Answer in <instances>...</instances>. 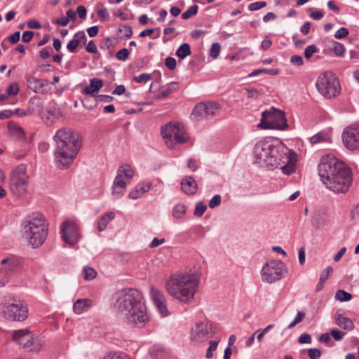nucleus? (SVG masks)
I'll return each mask as SVG.
<instances>
[{
	"label": "nucleus",
	"mask_w": 359,
	"mask_h": 359,
	"mask_svg": "<svg viewBox=\"0 0 359 359\" xmlns=\"http://www.w3.org/2000/svg\"><path fill=\"white\" fill-rule=\"evenodd\" d=\"M112 306L117 316L126 325L141 328L150 320V315L142 294L133 288H125L113 295Z\"/></svg>",
	"instance_id": "f257e3e1"
},
{
	"label": "nucleus",
	"mask_w": 359,
	"mask_h": 359,
	"mask_svg": "<svg viewBox=\"0 0 359 359\" xmlns=\"http://www.w3.org/2000/svg\"><path fill=\"white\" fill-rule=\"evenodd\" d=\"M294 153L284 144L271 139L258 142L254 148L255 162L269 169L280 168L285 175L296 170Z\"/></svg>",
	"instance_id": "f03ea898"
},
{
	"label": "nucleus",
	"mask_w": 359,
	"mask_h": 359,
	"mask_svg": "<svg viewBox=\"0 0 359 359\" xmlns=\"http://www.w3.org/2000/svg\"><path fill=\"white\" fill-rule=\"evenodd\" d=\"M318 174L326 188L334 194H346L353 183L351 168L333 155L323 156L318 164Z\"/></svg>",
	"instance_id": "7ed1b4c3"
},
{
	"label": "nucleus",
	"mask_w": 359,
	"mask_h": 359,
	"mask_svg": "<svg viewBox=\"0 0 359 359\" xmlns=\"http://www.w3.org/2000/svg\"><path fill=\"white\" fill-rule=\"evenodd\" d=\"M200 274L191 269L172 273L165 282L170 296L183 304L192 303L199 290Z\"/></svg>",
	"instance_id": "20e7f679"
},
{
	"label": "nucleus",
	"mask_w": 359,
	"mask_h": 359,
	"mask_svg": "<svg viewBox=\"0 0 359 359\" xmlns=\"http://www.w3.org/2000/svg\"><path fill=\"white\" fill-rule=\"evenodd\" d=\"M56 144L55 162L60 169L68 168L74 161L81 146L79 135L71 128L59 129L53 137Z\"/></svg>",
	"instance_id": "39448f33"
},
{
	"label": "nucleus",
	"mask_w": 359,
	"mask_h": 359,
	"mask_svg": "<svg viewBox=\"0 0 359 359\" xmlns=\"http://www.w3.org/2000/svg\"><path fill=\"white\" fill-rule=\"evenodd\" d=\"M22 233L34 248L40 247L48 234V224L46 217L39 212L27 217L22 223Z\"/></svg>",
	"instance_id": "423d86ee"
},
{
	"label": "nucleus",
	"mask_w": 359,
	"mask_h": 359,
	"mask_svg": "<svg viewBox=\"0 0 359 359\" xmlns=\"http://www.w3.org/2000/svg\"><path fill=\"white\" fill-rule=\"evenodd\" d=\"M1 313L8 320L22 322L28 318L29 309L24 301L12 297L1 304Z\"/></svg>",
	"instance_id": "0eeeda50"
},
{
	"label": "nucleus",
	"mask_w": 359,
	"mask_h": 359,
	"mask_svg": "<svg viewBox=\"0 0 359 359\" xmlns=\"http://www.w3.org/2000/svg\"><path fill=\"white\" fill-rule=\"evenodd\" d=\"M161 134L166 146L172 149L187 142L189 138L185 128L178 123H169L161 128Z\"/></svg>",
	"instance_id": "6e6552de"
},
{
	"label": "nucleus",
	"mask_w": 359,
	"mask_h": 359,
	"mask_svg": "<svg viewBox=\"0 0 359 359\" xmlns=\"http://www.w3.org/2000/svg\"><path fill=\"white\" fill-rule=\"evenodd\" d=\"M287 271L285 264L278 259H270L264 264L260 271L264 283L272 284L282 279Z\"/></svg>",
	"instance_id": "1a4fd4ad"
},
{
	"label": "nucleus",
	"mask_w": 359,
	"mask_h": 359,
	"mask_svg": "<svg viewBox=\"0 0 359 359\" xmlns=\"http://www.w3.org/2000/svg\"><path fill=\"white\" fill-rule=\"evenodd\" d=\"M258 127L262 129L285 130L288 127L285 114L280 109L271 108L262 113Z\"/></svg>",
	"instance_id": "9d476101"
},
{
	"label": "nucleus",
	"mask_w": 359,
	"mask_h": 359,
	"mask_svg": "<svg viewBox=\"0 0 359 359\" xmlns=\"http://www.w3.org/2000/svg\"><path fill=\"white\" fill-rule=\"evenodd\" d=\"M215 334L212 324L208 321H197L193 324L189 331V340L194 346L204 344Z\"/></svg>",
	"instance_id": "9b49d317"
},
{
	"label": "nucleus",
	"mask_w": 359,
	"mask_h": 359,
	"mask_svg": "<svg viewBox=\"0 0 359 359\" xmlns=\"http://www.w3.org/2000/svg\"><path fill=\"white\" fill-rule=\"evenodd\" d=\"M316 86L319 93L326 98L334 97L340 93L339 82L330 72L320 75Z\"/></svg>",
	"instance_id": "f8f14e48"
},
{
	"label": "nucleus",
	"mask_w": 359,
	"mask_h": 359,
	"mask_svg": "<svg viewBox=\"0 0 359 359\" xmlns=\"http://www.w3.org/2000/svg\"><path fill=\"white\" fill-rule=\"evenodd\" d=\"M28 176L26 168L20 165L13 170L10 176L9 188L11 192L17 197L25 195L27 191Z\"/></svg>",
	"instance_id": "ddd939ff"
},
{
	"label": "nucleus",
	"mask_w": 359,
	"mask_h": 359,
	"mask_svg": "<svg viewBox=\"0 0 359 359\" xmlns=\"http://www.w3.org/2000/svg\"><path fill=\"white\" fill-rule=\"evenodd\" d=\"M219 109L220 105L217 102H201L194 107L191 118L194 121H199L217 115Z\"/></svg>",
	"instance_id": "4468645a"
},
{
	"label": "nucleus",
	"mask_w": 359,
	"mask_h": 359,
	"mask_svg": "<svg viewBox=\"0 0 359 359\" xmlns=\"http://www.w3.org/2000/svg\"><path fill=\"white\" fill-rule=\"evenodd\" d=\"M60 233L63 241L71 246L75 245L80 238L78 225L74 220L63 222Z\"/></svg>",
	"instance_id": "2eb2a0df"
},
{
	"label": "nucleus",
	"mask_w": 359,
	"mask_h": 359,
	"mask_svg": "<svg viewBox=\"0 0 359 359\" xmlns=\"http://www.w3.org/2000/svg\"><path fill=\"white\" fill-rule=\"evenodd\" d=\"M342 140L348 150L359 149V125L346 127L342 133Z\"/></svg>",
	"instance_id": "dca6fc26"
},
{
	"label": "nucleus",
	"mask_w": 359,
	"mask_h": 359,
	"mask_svg": "<svg viewBox=\"0 0 359 359\" xmlns=\"http://www.w3.org/2000/svg\"><path fill=\"white\" fill-rule=\"evenodd\" d=\"M150 295L160 315L162 317L168 316L169 311L167 307L166 299L163 293L155 287H151L150 290Z\"/></svg>",
	"instance_id": "f3484780"
},
{
	"label": "nucleus",
	"mask_w": 359,
	"mask_h": 359,
	"mask_svg": "<svg viewBox=\"0 0 359 359\" xmlns=\"http://www.w3.org/2000/svg\"><path fill=\"white\" fill-rule=\"evenodd\" d=\"M1 265V272L8 275L18 271L21 267V262L18 257L11 255L3 259Z\"/></svg>",
	"instance_id": "a211bd4d"
},
{
	"label": "nucleus",
	"mask_w": 359,
	"mask_h": 359,
	"mask_svg": "<svg viewBox=\"0 0 359 359\" xmlns=\"http://www.w3.org/2000/svg\"><path fill=\"white\" fill-rule=\"evenodd\" d=\"M93 305V301L88 298L79 299L73 305V311L77 315L87 312Z\"/></svg>",
	"instance_id": "6ab92c4d"
},
{
	"label": "nucleus",
	"mask_w": 359,
	"mask_h": 359,
	"mask_svg": "<svg viewBox=\"0 0 359 359\" xmlns=\"http://www.w3.org/2000/svg\"><path fill=\"white\" fill-rule=\"evenodd\" d=\"M151 186L150 182H141L139 183L135 187L130 191L128 197L131 199L135 200L142 197L145 193L149 191Z\"/></svg>",
	"instance_id": "aec40b11"
},
{
	"label": "nucleus",
	"mask_w": 359,
	"mask_h": 359,
	"mask_svg": "<svg viewBox=\"0 0 359 359\" xmlns=\"http://www.w3.org/2000/svg\"><path fill=\"white\" fill-rule=\"evenodd\" d=\"M182 191L188 195H194L198 189V184L194 177L189 176L184 177L181 182Z\"/></svg>",
	"instance_id": "412c9836"
},
{
	"label": "nucleus",
	"mask_w": 359,
	"mask_h": 359,
	"mask_svg": "<svg viewBox=\"0 0 359 359\" xmlns=\"http://www.w3.org/2000/svg\"><path fill=\"white\" fill-rule=\"evenodd\" d=\"M86 36L83 31H79L76 32L73 39L70 40L67 45V48L70 53H76V48L80 43H86Z\"/></svg>",
	"instance_id": "4be33fe9"
},
{
	"label": "nucleus",
	"mask_w": 359,
	"mask_h": 359,
	"mask_svg": "<svg viewBox=\"0 0 359 359\" xmlns=\"http://www.w3.org/2000/svg\"><path fill=\"white\" fill-rule=\"evenodd\" d=\"M128 184L127 182L121 179L120 175H116L112 186V194L118 197L123 195Z\"/></svg>",
	"instance_id": "5701e85b"
},
{
	"label": "nucleus",
	"mask_w": 359,
	"mask_h": 359,
	"mask_svg": "<svg viewBox=\"0 0 359 359\" xmlns=\"http://www.w3.org/2000/svg\"><path fill=\"white\" fill-rule=\"evenodd\" d=\"M31 337L29 330L22 329L15 330L13 334V339L17 342L19 345L23 348L25 346L26 341H27Z\"/></svg>",
	"instance_id": "b1692460"
},
{
	"label": "nucleus",
	"mask_w": 359,
	"mask_h": 359,
	"mask_svg": "<svg viewBox=\"0 0 359 359\" xmlns=\"http://www.w3.org/2000/svg\"><path fill=\"white\" fill-rule=\"evenodd\" d=\"M44 344L45 341L41 338L31 335L29 340L26 341L24 348L32 351H39Z\"/></svg>",
	"instance_id": "393cba45"
},
{
	"label": "nucleus",
	"mask_w": 359,
	"mask_h": 359,
	"mask_svg": "<svg viewBox=\"0 0 359 359\" xmlns=\"http://www.w3.org/2000/svg\"><path fill=\"white\" fill-rule=\"evenodd\" d=\"M134 174L135 172L133 169L130 165L127 164L121 165L117 170V175H120L121 179L124 180L128 184H130L134 176Z\"/></svg>",
	"instance_id": "a878e982"
},
{
	"label": "nucleus",
	"mask_w": 359,
	"mask_h": 359,
	"mask_svg": "<svg viewBox=\"0 0 359 359\" xmlns=\"http://www.w3.org/2000/svg\"><path fill=\"white\" fill-rule=\"evenodd\" d=\"M28 88L35 93H41L43 88L46 85V81L29 76L27 79Z\"/></svg>",
	"instance_id": "bb28decb"
},
{
	"label": "nucleus",
	"mask_w": 359,
	"mask_h": 359,
	"mask_svg": "<svg viewBox=\"0 0 359 359\" xmlns=\"http://www.w3.org/2000/svg\"><path fill=\"white\" fill-rule=\"evenodd\" d=\"M103 86L102 81L94 78L90 81V84L87 86L83 90V93L86 95H93L97 92Z\"/></svg>",
	"instance_id": "cd10ccee"
},
{
	"label": "nucleus",
	"mask_w": 359,
	"mask_h": 359,
	"mask_svg": "<svg viewBox=\"0 0 359 359\" xmlns=\"http://www.w3.org/2000/svg\"><path fill=\"white\" fill-rule=\"evenodd\" d=\"M115 215L113 212H109L97 221V229L99 231H103L107 226L108 224L114 219Z\"/></svg>",
	"instance_id": "c85d7f7f"
},
{
	"label": "nucleus",
	"mask_w": 359,
	"mask_h": 359,
	"mask_svg": "<svg viewBox=\"0 0 359 359\" xmlns=\"http://www.w3.org/2000/svg\"><path fill=\"white\" fill-rule=\"evenodd\" d=\"M336 316V324L339 327L347 330H351L353 328V323L350 318L344 317L338 313H337Z\"/></svg>",
	"instance_id": "c756f323"
},
{
	"label": "nucleus",
	"mask_w": 359,
	"mask_h": 359,
	"mask_svg": "<svg viewBox=\"0 0 359 359\" xmlns=\"http://www.w3.org/2000/svg\"><path fill=\"white\" fill-rule=\"evenodd\" d=\"M331 141V135L327 132H319L310 138V142L316 144L321 142H330Z\"/></svg>",
	"instance_id": "7c9ffc66"
},
{
	"label": "nucleus",
	"mask_w": 359,
	"mask_h": 359,
	"mask_svg": "<svg viewBox=\"0 0 359 359\" xmlns=\"http://www.w3.org/2000/svg\"><path fill=\"white\" fill-rule=\"evenodd\" d=\"M191 52L189 44L184 43L177 48L176 51V55L181 59H184L191 55Z\"/></svg>",
	"instance_id": "2f4dec72"
},
{
	"label": "nucleus",
	"mask_w": 359,
	"mask_h": 359,
	"mask_svg": "<svg viewBox=\"0 0 359 359\" xmlns=\"http://www.w3.org/2000/svg\"><path fill=\"white\" fill-rule=\"evenodd\" d=\"M186 213V206L182 203L176 204L172 208V216L175 218H182Z\"/></svg>",
	"instance_id": "473e14b6"
},
{
	"label": "nucleus",
	"mask_w": 359,
	"mask_h": 359,
	"mask_svg": "<svg viewBox=\"0 0 359 359\" xmlns=\"http://www.w3.org/2000/svg\"><path fill=\"white\" fill-rule=\"evenodd\" d=\"M9 132L15 135L18 137L21 138L24 136L23 129L18 124L13 122H10L8 124Z\"/></svg>",
	"instance_id": "72a5a7b5"
},
{
	"label": "nucleus",
	"mask_w": 359,
	"mask_h": 359,
	"mask_svg": "<svg viewBox=\"0 0 359 359\" xmlns=\"http://www.w3.org/2000/svg\"><path fill=\"white\" fill-rule=\"evenodd\" d=\"M262 73L271 74V75H276L278 74V70L277 69H257V70L252 72L249 74V76H250V77L255 76Z\"/></svg>",
	"instance_id": "f704fd0d"
},
{
	"label": "nucleus",
	"mask_w": 359,
	"mask_h": 359,
	"mask_svg": "<svg viewBox=\"0 0 359 359\" xmlns=\"http://www.w3.org/2000/svg\"><path fill=\"white\" fill-rule=\"evenodd\" d=\"M335 298L340 302H346L351 299L352 295L344 290H339L335 294Z\"/></svg>",
	"instance_id": "c9c22d12"
},
{
	"label": "nucleus",
	"mask_w": 359,
	"mask_h": 359,
	"mask_svg": "<svg viewBox=\"0 0 359 359\" xmlns=\"http://www.w3.org/2000/svg\"><path fill=\"white\" fill-rule=\"evenodd\" d=\"M83 277L86 280H93L97 276L96 271L94 269L88 266H86L83 268Z\"/></svg>",
	"instance_id": "e433bc0d"
},
{
	"label": "nucleus",
	"mask_w": 359,
	"mask_h": 359,
	"mask_svg": "<svg viewBox=\"0 0 359 359\" xmlns=\"http://www.w3.org/2000/svg\"><path fill=\"white\" fill-rule=\"evenodd\" d=\"M198 10V6L197 5H193L190 6L185 12H184L182 15L183 19L187 20L191 18V16L195 15Z\"/></svg>",
	"instance_id": "4c0bfd02"
},
{
	"label": "nucleus",
	"mask_w": 359,
	"mask_h": 359,
	"mask_svg": "<svg viewBox=\"0 0 359 359\" xmlns=\"http://www.w3.org/2000/svg\"><path fill=\"white\" fill-rule=\"evenodd\" d=\"M210 346L207 349L205 357L208 359L213 357V351H215L217 348L219 341H210Z\"/></svg>",
	"instance_id": "58836bf2"
},
{
	"label": "nucleus",
	"mask_w": 359,
	"mask_h": 359,
	"mask_svg": "<svg viewBox=\"0 0 359 359\" xmlns=\"http://www.w3.org/2000/svg\"><path fill=\"white\" fill-rule=\"evenodd\" d=\"M207 210V205L203 202H198L196 205V208L194 210V215L197 217H201L205 210Z\"/></svg>",
	"instance_id": "ea45409f"
},
{
	"label": "nucleus",
	"mask_w": 359,
	"mask_h": 359,
	"mask_svg": "<svg viewBox=\"0 0 359 359\" xmlns=\"http://www.w3.org/2000/svg\"><path fill=\"white\" fill-rule=\"evenodd\" d=\"M175 86L174 83H171L169 86L165 88L162 90L157 95V99H161L164 97H168L171 93L172 92V87Z\"/></svg>",
	"instance_id": "a19ab883"
},
{
	"label": "nucleus",
	"mask_w": 359,
	"mask_h": 359,
	"mask_svg": "<svg viewBox=\"0 0 359 359\" xmlns=\"http://www.w3.org/2000/svg\"><path fill=\"white\" fill-rule=\"evenodd\" d=\"M221 46L218 43H214L212 44L210 50V56L213 59H216L220 53Z\"/></svg>",
	"instance_id": "79ce46f5"
},
{
	"label": "nucleus",
	"mask_w": 359,
	"mask_h": 359,
	"mask_svg": "<svg viewBox=\"0 0 359 359\" xmlns=\"http://www.w3.org/2000/svg\"><path fill=\"white\" fill-rule=\"evenodd\" d=\"M151 76L149 74L142 73L138 76H135L133 77V79L140 83H146L149 80H151Z\"/></svg>",
	"instance_id": "37998d69"
},
{
	"label": "nucleus",
	"mask_w": 359,
	"mask_h": 359,
	"mask_svg": "<svg viewBox=\"0 0 359 359\" xmlns=\"http://www.w3.org/2000/svg\"><path fill=\"white\" fill-rule=\"evenodd\" d=\"M20 88L18 83H13L8 86L7 88V93L9 96H15L17 95L19 93Z\"/></svg>",
	"instance_id": "c03bdc74"
},
{
	"label": "nucleus",
	"mask_w": 359,
	"mask_h": 359,
	"mask_svg": "<svg viewBox=\"0 0 359 359\" xmlns=\"http://www.w3.org/2000/svg\"><path fill=\"white\" fill-rule=\"evenodd\" d=\"M266 6V3L265 1H256L250 4L248 6V9L251 11H258L262 8H264Z\"/></svg>",
	"instance_id": "a18cd8bd"
},
{
	"label": "nucleus",
	"mask_w": 359,
	"mask_h": 359,
	"mask_svg": "<svg viewBox=\"0 0 359 359\" xmlns=\"http://www.w3.org/2000/svg\"><path fill=\"white\" fill-rule=\"evenodd\" d=\"M129 56V51L127 48H122L116 53V58L120 61H126Z\"/></svg>",
	"instance_id": "49530a36"
},
{
	"label": "nucleus",
	"mask_w": 359,
	"mask_h": 359,
	"mask_svg": "<svg viewBox=\"0 0 359 359\" xmlns=\"http://www.w3.org/2000/svg\"><path fill=\"white\" fill-rule=\"evenodd\" d=\"M334 52L337 56H342L345 52L344 46L339 42H334Z\"/></svg>",
	"instance_id": "de8ad7c7"
},
{
	"label": "nucleus",
	"mask_w": 359,
	"mask_h": 359,
	"mask_svg": "<svg viewBox=\"0 0 359 359\" xmlns=\"http://www.w3.org/2000/svg\"><path fill=\"white\" fill-rule=\"evenodd\" d=\"M103 359H129L128 356L122 353L114 352L110 353L107 356H105Z\"/></svg>",
	"instance_id": "09e8293b"
},
{
	"label": "nucleus",
	"mask_w": 359,
	"mask_h": 359,
	"mask_svg": "<svg viewBox=\"0 0 359 359\" xmlns=\"http://www.w3.org/2000/svg\"><path fill=\"white\" fill-rule=\"evenodd\" d=\"M349 34V31L346 27H341L334 34V37L338 39L346 37Z\"/></svg>",
	"instance_id": "8fccbe9b"
},
{
	"label": "nucleus",
	"mask_w": 359,
	"mask_h": 359,
	"mask_svg": "<svg viewBox=\"0 0 359 359\" xmlns=\"http://www.w3.org/2000/svg\"><path fill=\"white\" fill-rule=\"evenodd\" d=\"M308 355L310 359H319L321 355V351L318 348H309Z\"/></svg>",
	"instance_id": "3c124183"
},
{
	"label": "nucleus",
	"mask_w": 359,
	"mask_h": 359,
	"mask_svg": "<svg viewBox=\"0 0 359 359\" xmlns=\"http://www.w3.org/2000/svg\"><path fill=\"white\" fill-rule=\"evenodd\" d=\"M317 52V48L315 45L308 46L304 50V55L306 58H310L315 53Z\"/></svg>",
	"instance_id": "603ef678"
},
{
	"label": "nucleus",
	"mask_w": 359,
	"mask_h": 359,
	"mask_svg": "<svg viewBox=\"0 0 359 359\" xmlns=\"http://www.w3.org/2000/svg\"><path fill=\"white\" fill-rule=\"evenodd\" d=\"M221 201H222V198H221L220 195H219V194L215 195L209 202V207L210 208H214L218 206L221 203Z\"/></svg>",
	"instance_id": "864d4df0"
},
{
	"label": "nucleus",
	"mask_w": 359,
	"mask_h": 359,
	"mask_svg": "<svg viewBox=\"0 0 359 359\" xmlns=\"http://www.w3.org/2000/svg\"><path fill=\"white\" fill-rule=\"evenodd\" d=\"M298 341L300 344H311V336L308 333H303L300 335L298 339Z\"/></svg>",
	"instance_id": "5fc2aeb1"
},
{
	"label": "nucleus",
	"mask_w": 359,
	"mask_h": 359,
	"mask_svg": "<svg viewBox=\"0 0 359 359\" xmlns=\"http://www.w3.org/2000/svg\"><path fill=\"white\" fill-rule=\"evenodd\" d=\"M97 16L98 18L104 21L109 18V13L106 8H102L97 11Z\"/></svg>",
	"instance_id": "6e6d98bb"
},
{
	"label": "nucleus",
	"mask_w": 359,
	"mask_h": 359,
	"mask_svg": "<svg viewBox=\"0 0 359 359\" xmlns=\"http://www.w3.org/2000/svg\"><path fill=\"white\" fill-rule=\"evenodd\" d=\"M20 109H16L15 111H12L11 110H4L2 111H0V119H4V118H8L12 115L19 113Z\"/></svg>",
	"instance_id": "4d7b16f0"
},
{
	"label": "nucleus",
	"mask_w": 359,
	"mask_h": 359,
	"mask_svg": "<svg viewBox=\"0 0 359 359\" xmlns=\"http://www.w3.org/2000/svg\"><path fill=\"white\" fill-rule=\"evenodd\" d=\"M290 62L292 64L297 66H302L304 64L303 58L300 55H294L290 57Z\"/></svg>",
	"instance_id": "13d9d810"
},
{
	"label": "nucleus",
	"mask_w": 359,
	"mask_h": 359,
	"mask_svg": "<svg viewBox=\"0 0 359 359\" xmlns=\"http://www.w3.org/2000/svg\"><path fill=\"white\" fill-rule=\"evenodd\" d=\"M332 271V268L331 266L326 267L321 273L320 279L322 281H326V280L329 278L330 273Z\"/></svg>",
	"instance_id": "bf43d9fd"
},
{
	"label": "nucleus",
	"mask_w": 359,
	"mask_h": 359,
	"mask_svg": "<svg viewBox=\"0 0 359 359\" xmlns=\"http://www.w3.org/2000/svg\"><path fill=\"white\" fill-rule=\"evenodd\" d=\"M165 65L169 69H174L176 67V60L172 57H168L165 59Z\"/></svg>",
	"instance_id": "052dcab7"
},
{
	"label": "nucleus",
	"mask_w": 359,
	"mask_h": 359,
	"mask_svg": "<svg viewBox=\"0 0 359 359\" xmlns=\"http://www.w3.org/2000/svg\"><path fill=\"white\" fill-rule=\"evenodd\" d=\"M86 50L90 53H95L97 51V46L93 40H90L86 48Z\"/></svg>",
	"instance_id": "680f3d73"
},
{
	"label": "nucleus",
	"mask_w": 359,
	"mask_h": 359,
	"mask_svg": "<svg viewBox=\"0 0 359 359\" xmlns=\"http://www.w3.org/2000/svg\"><path fill=\"white\" fill-rule=\"evenodd\" d=\"M69 18L66 17V16H62L61 18H57L55 20H53V22L54 24H57V25H61V26H66L67 25V24L69 23Z\"/></svg>",
	"instance_id": "e2e57ef3"
},
{
	"label": "nucleus",
	"mask_w": 359,
	"mask_h": 359,
	"mask_svg": "<svg viewBox=\"0 0 359 359\" xmlns=\"http://www.w3.org/2000/svg\"><path fill=\"white\" fill-rule=\"evenodd\" d=\"M331 334L336 341L341 340L344 336V333L338 330H332L331 331Z\"/></svg>",
	"instance_id": "0e129e2a"
},
{
	"label": "nucleus",
	"mask_w": 359,
	"mask_h": 359,
	"mask_svg": "<svg viewBox=\"0 0 359 359\" xmlns=\"http://www.w3.org/2000/svg\"><path fill=\"white\" fill-rule=\"evenodd\" d=\"M33 36H34L33 32L25 31L22 34V40L25 43H28L32 39Z\"/></svg>",
	"instance_id": "69168bd1"
},
{
	"label": "nucleus",
	"mask_w": 359,
	"mask_h": 359,
	"mask_svg": "<svg viewBox=\"0 0 359 359\" xmlns=\"http://www.w3.org/2000/svg\"><path fill=\"white\" fill-rule=\"evenodd\" d=\"M112 47V43L109 37L104 39L100 45L102 49H110Z\"/></svg>",
	"instance_id": "338daca9"
},
{
	"label": "nucleus",
	"mask_w": 359,
	"mask_h": 359,
	"mask_svg": "<svg viewBox=\"0 0 359 359\" xmlns=\"http://www.w3.org/2000/svg\"><path fill=\"white\" fill-rule=\"evenodd\" d=\"M87 11L85 6H79L76 9V14L80 18L84 19L86 17Z\"/></svg>",
	"instance_id": "774afa93"
}]
</instances>
